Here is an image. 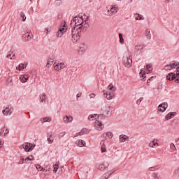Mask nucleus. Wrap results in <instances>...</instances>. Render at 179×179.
Returning a JSON list of instances; mask_svg holds the SVG:
<instances>
[{
  "instance_id": "1",
  "label": "nucleus",
  "mask_w": 179,
  "mask_h": 179,
  "mask_svg": "<svg viewBox=\"0 0 179 179\" xmlns=\"http://www.w3.org/2000/svg\"><path fill=\"white\" fill-rule=\"evenodd\" d=\"M87 19H89V17L86 15L74 17L72 20V23L75 26L73 29L85 30L86 27H87Z\"/></svg>"
},
{
  "instance_id": "2",
  "label": "nucleus",
  "mask_w": 179,
  "mask_h": 179,
  "mask_svg": "<svg viewBox=\"0 0 179 179\" xmlns=\"http://www.w3.org/2000/svg\"><path fill=\"white\" fill-rule=\"evenodd\" d=\"M115 90H117V88L113 85V84H110L107 87V90H103V96L107 100H112L114 98V96H115Z\"/></svg>"
},
{
  "instance_id": "3",
  "label": "nucleus",
  "mask_w": 179,
  "mask_h": 179,
  "mask_svg": "<svg viewBox=\"0 0 179 179\" xmlns=\"http://www.w3.org/2000/svg\"><path fill=\"white\" fill-rule=\"evenodd\" d=\"M83 30L78 29L77 28H73L71 30V41L73 43H78L80 38V33Z\"/></svg>"
},
{
  "instance_id": "4",
  "label": "nucleus",
  "mask_w": 179,
  "mask_h": 179,
  "mask_svg": "<svg viewBox=\"0 0 179 179\" xmlns=\"http://www.w3.org/2000/svg\"><path fill=\"white\" fill-rule=\"evenodd\" d=\"M66 30H68V25L64 21L59 27V29L56 34L57 37L61 38L62 36H64V33H66Z\"/></svg>"
},
{
  "instance_id": "5",
  "label": "nucleus",
  "mask_w": 179,
  "mask_h": 179,
  "mask_svg": "<svg viewBox=\"0 0 179 179\" xmlns=\"http://www.w3.org/2000/svg\"><path fill=\"white\" fill-rule=\"evenodd\" d=\"M107 9L108 16H113V15H117V13H118V10H120L118 5L117 4H112L108 6Z\"/></svg>"
},
{
  "instance_id": "6",
  "label": "nucleus",
  "mask_w": 179,
  "mask_h": 179,
  "mask_svg": "<svg viewBox=\"0 0 179 179\" xmlns=\"http://www.w3.org/2000/svg\"><path fill=\"white\" fill-rule=\"evenodd\" d=\"M152 71V64H147L146 71L141 69L140 72V76L143 78V80H145V78H146V73H150Z\"/></svg>"
},
{
  "instance_id": "7",
  "label": "nucleus",
  "mask_w": 179,
  "mask_h": 179,
  "mask_svg": "<svg viewBox=\"0 0 179 179\" xmlns=\"http://www.w3.org/2000/svg\"><path fill=\"white\" fill-rule=\"evenodd\" d=\"M169 64H171L172 69H176L177 79L176 80V83H179V62H171Z\"/></svg>"
},
{
  "instance_id": "8",
  "label": "nucleus",
  "mask_w": 179,
  "mask_h": 179,
  "mask_svg": "<svg viewBox=\"0 0 179 179\" xmlns=\"http://www.w3.org/2000/svg\"><path fill=\"white\" fill-rule=\"evenodd\" d=\"M123 64L126 68H131V65H132V56H124Z\"/></svg>"
},
{
  "instance_id": "9",
  "label": "nucleus",
  "mask_w": 179,
  "mask_h": 179,
  "mask_svg": "<svg viewBox=\"0 0 179 179\" xmlns=\"http://www.w3.org/2000/svg\"><path fill=\"white\" fill-rule=\"evenodd\" d=\"M13 113V108L10 106H8L4 108V109L2 110L3 115H5L6 117H8V115H12V113Z\"/></svg>"
},
{
  "instance_id": "10",
  "label": "nucleus",
  "mask_w": 179,
  "mask_h": 179,
  "mask_svg": "<svg viewBox=\"0 0 179 179\" xmlns=\"http://www.w3.org/2000/svg\"><path fill=\"white\" fill-rule=\"evenodd\" d=\"M33 38V34H31V30H28L25 34L22 35L23 41L27 42L30 41Z\"/></svg>"
},
{
  "instance_id": "11",
  "label": "nucleus",
  "mask_w": 179,
  "mask_h": 179,
  "mask_svg": "<svg viewBox=\"0 0 179 179\" xmlns=\"http://www.w3.org/2000/svg\"><path fill=\"white\" fill-rule=\"evenodd\" d=\"M64 62H55L53 64V67L55 71H61V69H64L65 68Z\"/></svg>"
},
{
  "instance_id": "12",
  "label": "nucleus",
  "mask_w": 179,
  "mask_h": 179,
  "mask_svg": "<svg viewBox=\"0 0 179 179\" xmlns=\"http://www.w3.org/2000/svg\"><path fill=\"white\" fill-rule=\"evenodd\" d=\"M22 148H23L25 152H31L34 149V145L29 143H24Z\"/></svg>"
},
{
  "instance_id": "13",
  "label": "nucleus",
  "mask_w": 179,
  "mask_h": 179,
  "mask_svg": "<svg viewBox=\"0 0 179 179\" xmlns=\"http://www.w3.org/2000/svg\"><path fill=\"white\" fill-rule=\"evenodd\" d=\"M169 107V103L167 102H164L159 105L158 106V111L160 113H164L166 111V108Z\"/></svg>"
},
{
  "instance_id": "14",
  "label": "nucleus",
  "mask_w": 179,
  "mask_h": 179,
  "mask_svg": "<svg viewBox=\"0 0 179 179\" xmlns=\"http://www.w3.org/2000/svg\"><path fill=\"white\" fill-rule=\"evenodd\" d=\"M94 128L97 130V131H103V129L104 128V125H103L101 124V122L99 121V120H96L94 123Z\"/></svg>"
},
{
  "instance_id": "15",
  "label": "nucleus",
  "mask_w": 179,
  "mask_h": 179,
  "mask_svg": "<svg viewBox=\"0 0 179 179\" xmlns=\"http://www.w3.org/2000/svg\"><path fill=\"white\" fill-rule=\"evenodd\" d=\"M150 148H152L154 149H156V148H159L160 145H159V140L157 139H154L152 141L150 142L149 143Z\"/></svg>"
},
{
  "instance_id": "16",
  "label": "nucleus",
  "mask_w": 179,
  "mask_h": 179,
  "mask_svg": "<svg viewBox=\"0 0 179 179\" xmlns=\"http://www.w3.org/2000/svg\"><path fill=\"white\" fill-rule=\"evenodd\" d=\"M174 79H175V82H176V80H177V73H169L166 76V80H174Z\"/></svg>"
},
{
  "instance_id": "17",
  "label": "nucleus",
  "mask_w": 179,
  "mask_h": 179,
  "mask_svg": "<svg viewBox=\"0 0 179 179\" xmlns=\"http://www.w3.org/2000/svg\"><path fill=\"white\" fill-rule=\"evenodd\" d=\"M29 74H24V75H21L20 76V82H22V83H26V82H27V80H29Z\"/></svg>"
},
{
  "instance_id": "18",
  "label": "nucleus",
  "mask_w": 179,
  "mask_h": 179,
  "mask_svg": "<svg viewBox=\"0 0 179 179\" xmlns=\"http://www.w3.org/2000/svg\"><path fill=\"white\" fill-rule=\"evenodd\" d=\"M8 134H9V129H8V127H6L1 128V129L0 130L1 136H6Z\"/></svg>"
},
{
  "instance_id": "19",
  "label": "nucleus",
  "mask_w": 179,
  "mask_h": 179,
  "mask_svg": "<svg viewBox=\"0 0 179 179\" xmlns=\"http://www.w3.org/2000/svg\"><path fill=\"white\" fill-rule=\"evenodd\" d=\"M129 139V137H128L127 135L122 134L119 136V141L120 143L127 142Z\"/></svg>"
},
{
  "instance_id": "20",
  "label": "nucleus",
  "mask_w": 179,
  "mask_h": 179,
  "mask_svg": "<svg viewBox=\"0 0 179 179\" xmlns=\"http://www.w3.org/2000/svg\"><path fill=\"white\" fill-rule=\"evenodd\" d=\"M176 112H170L165 116V120H166V121H169V120H171V118H174V117H176Z\"/></svg>"
},
{
  "instance_id": "21",
  "label": "nucleus",
  "mask_w": 179,
  "mask_h": 179,
  "mask_svg": "<svg viewBox=\"0 0 179 179\" xmlns=\"http://www.w3.org/2000/svg\"><path fill=\"white\" fill-rule=\"evenodd\" d=\"M54 139H55V136L53 134H49L47 139L48 143H49V145H51V143L54 142Z\"/></svg>"
},
{
  "instance_id": "22",
  "label": "nucleus",
  "mask_w": 179,
  "mask_h": 179,
  "mask_svg": "<svg viewBox=\"0 0 179 179\" xmlns=\"http://www.w3.org/2000/svg\"><path fill=\"white\" fill-rule=\"evenodd\" d=\"M39 101L41 103H45L47 101V95L45 93L41 94L39 95Z\"/></svg>"
},
{
  "instance_id": "23",
  "label": "nucleus",
  "mask_w": 179,
  "mask_h": 179,
  "mask_svg": "<svg viewBox=\"0 0 179 179\" xmlns=\"http://www.w3.org/2000/svg\"><path fill=\"white\" fill-rule=\"evenodd\" d=\"M108 168V164L106 163V164H100L98 166V169L101 170V171L106 170V169Z\"/></svg>"
},
{
  "instance_id": "24",
  "label": "nucleus",
  "mask_w": 179,
  "mask_h": 179,
  "mask_svg": "<svg viewBox=\"0 0 179 179\" xmlns=\"http://www.w3.org/2000/svg\"><path fill=\"white\" fill-rule=\"evenodd\" d=\"M143 48H145V45H143V44L136 45L134 47V51L136 52H138V51H142V50H143Z\"/></svg>"
},
{
  "instance_id": "25",
  "label": "nucleus",
  "mask_w": 179,
  "mask_h": 179,
  "mask_svg": "<svg viewBox=\"0 0 179 179\" xmlns=\"http://www.w3.org/2000/svg\"><path fill=\"white\" fill-rule=\"evenodd\" d=\"M97 118H99V115L97 114L90 115L88 117V120H90V121H94V120L97 121Z\"/></svg>"
},
{
  "instance_id": "26",
  "label": "nucleus",
  "mask_w": 179,
  "mask_h": 179,
  "mask_svg": "<svg viewBox=\"0 0 179 179\" xmlns=\"http://www.w3.org/2000/svg\"><path fill=\"white\" fill-rule=\"evenodd\" d=\"M77 146H78L79 148H83L86 146V142H85V141L83 140H78L77 141Z\"/></svg>"
},
{
  "instance_id": "27",
  "label": "nucleus",
  "mask_w": 179,
  "mask_h": 179,
  "mask_svg": "<svg viewBox=\"0 0 179 179\" xmlns=\"http://www.w3.org/2000/svg\"><path fill=\"white\" fill-rule=\"evenodd\" d=\"M63 120L66 124H68L69 122H72L73 118H72L71 116H66L63 118Z\"/></svg>"
},
{
  "instance_id": "28",
  "label": "nucleus",
  "mask_w": 179,
  "mask_h": 179,
  "mask_svg": "<svg viewBox=\"0 0 179 179\" xmlns=\"http://www.w3.org/2000/svg\"><path fill=\"white\" fill-rule=\"evenodd\" d=\"M134 17L136 20H143L145 19V17H143V15L139 13L134 14Z\"/></svg>"
},
{
  "instance_id": "29",
  "label": "nucleus",
  "mask_w": 179,
  "mask_h": 179,
  "mask_svg": "<svg viewBox=\"0 0 179 179\" xmlns=\"http://www.w3.org/2000/svg\"><path fill=\"white\" fill-rule=\"evenodd\" d=\"M33 161H34V157L33 155H29L24 159L25 163H27L28 164L30 163V162Z\"/></svg>"
},
{
  "instance_id": "30",
  "label": "nucleus",
  "mask_w": 179,
  "mask_h": 179,
  "mask_svg": "<svg viewBox=\"0 0 179 179\" xmlns=\"http://www.w3.org/2000/svg\"><path fill=\"white\" fill-rule=\"evenodd\" d=\"M101 153H104L106 152H107V148H106V145H104V141H101Z\"/></svg>"
},
{
  "instance_id": "31",
  "label": "nucleus",
  "mask_w": 179,
  "mask_h": 179,
  "mask_svg": "<svg viewBox=\"0 0 179 179\" xmlns=\"http://www.w3.org/2000/svg\"><path fill=\"white\" fill-rule=\"evenodd\" d=\"M41 122H42V124H44V122H51V117H46L41 118Z\"/></svg>"
},
{
  "instance_id": "32",
  "label": "nucleus",
  "mask_w": 179,
  "mask_h": 179,
  "mask_svg": "<svg viewBox=\"0 0 179 179\" xmlns=\"http://www.w3.org/2000/svg\"><path fill=\"white\" fill-rule=\"evenodd\" d=\"M17 71H23V69H26V65L23 64H20L17 67H16Z\"/></svg>"
},
{
  "instance_id": "33",
  "label": "nucleus",
  "mask_w": 179,
  "mask_h": 179,
  "mask_svg": "<svg viewBox=\"0 0 179 179\" xmlns=\"http://www.w3.org/2000/svg\"><path fill=\"white\" fill-rule=\"evenodd\" d=\"M145 36L147 38H148V40H150V38H152V34H150V31L148 29L145 30Z\"/></svg>"
},
{
  "instance_id": "34",
  "label": "nucleus",
  "mask_w": 179,
  "mask_h": 179,
  "mask_svg": "<svg viewBox=\"0 0 179 179\" xmlns=\"http://www.w3.org/2000/svg\"><path fill=\"white\" fill-rule=\"evenodd\" d=\"M86 50H87V47L86 45H83L79 49L80 54H83V52H86Z\"/></svg>"
},
{
  "instance_id": "35",
  "label": "nucleus",
  "mask_w": 179,
  "mask_h": 179,
  "mask_svg": "<svg viewBox=\"0 0 179 179\" xmlns=\"http://www.w3.org/2000/svg\"><path fill=\"white\" fill-rule=\"evenodd\" d=\"M58 169H59V162H56V164L53 165V172L57 173Z\"/></svg>"
},
{
  "instance_id": "36",
  "label": "nucleus",
  "mask_w": 179,
  "mask_h": 179,
  "mask_svg": "<svg viewBox=\"0 0 179 179\" xmlns=\"http://www.w3.org/2000/svg\"><path fill=\"white\" fill-rule=\"evenodd\" d=\"M119 42L120 44H124V37L122 36V34H119Z\"/></svg>"
},
{
  "instance_id": "37",
  "label": "nucleus",
  "mask_w": 179,
  "mask_h": 179,
  "mask_svg": "<svg viewBox=\"0 0 179 179\" xmlns=\"http://www.w3.org/2000/svg\"><path fill=\"white\" fill-rule=\"evenodd\" d=\"M173 174H174V176H176V177H178V178H179V167L176 168L174 170Z\"/></svg>"
},
{
  "instance_id": "38",
  "label": "nucleus",
  "mask_w": 179,
  "mask_h": 179,
  "mask_svg": "<svg viewBox=\"0 0 179 179\" xmlns=\"http://www.w3.org/2000/svg\"><path fill=\"white\" fill-rule=\"evenodd\" d=\"M164 70L165 71H173V69L171 67V65L169 64H167L164 66Z\"/></svg>"
},
{
  "instance_id": "39",
  "label": "nucleus",
  "mask_w": 179,
  "mask_h": 179,
  "mask_svg": "<svg viewBox=\"0 0 179 179\" xmlns=\"http://www.w3.org/2000/svg\"><path fill=\"white\" fill-rule=\"evenodd\" d=\"M6 58H8L9 59H15V55L10 52L6 56Z\"/></svg>"
},
{
  "instance_id": "40",
  "label": "nucleus",
  "mask_w": 179,
  "mask_h": 179,
  "mask_svg": "<svg viewBox=\"0 0 179 179\" xmlns=\"http://www.w3.org/2000/svg\"><path fill=\"white\" fill-rule=\"evenodd\" d=\"M36 170H38L39 171H44V170H45L44 168H43L42 166H41L40 164H37L36 166Z\"/></svg>"
},
{
  "instance_id": "41",
  "label": "nucleus",
  "mask_w": 179,
  "mask_h": 179,
  "mask_svg": "<svg viewBox=\"0 0 179 179\" xmlns=\"http://www.w3.org/2000/svg\"><path fill=\"white\" fill-rule=\"evenodd\" d=\"M171 149L174 152L176 150H177V148H176V145H174V143H171Z\"/></svg>"
},
{
  "instance_id": "42",
  "label": "nucleus",
  "mask_w": 179,
  "mask_h": 179,
  "mask_svg": "<svg viewBox=\"0 0 179 179\" xmlns=\"http://www.w3.org/2000/svg\"><path fill=\"white\" fill-rule=\"evenodd\" d=\"M20 17L22 18V22H26V15L23 13H20Z\"/></svg>"
},
{
  "instance_id": "43",
  "label": "nucleus",
  "mask_w": 179,
  "mask_h": 179,
  "mask_svg": "<svg viewBox=\"0 0 179 179\" xmlns=\"http://www.w3.org/2000/svg\"><path fill=\"white\" fill-rule=\"evenodd\" d=\"M153 177L155 179H162V177L157 173H154Z\"/></svg>"
},
{
  "instance_id": "44",
  "label": "nucleus",
  "mask_w": 179,
  "mask_h": 179,
  "mask_svg": "<svg viewBox=\"0 0 179 179\" xmlns=\"http://www.w3.org/2000/svg\"><path fill=\"white\" fill-rule=\"evenodd\" d=\"M106 136H108V138H109V139H111V138H113V133L110 132V131L107 132Z\"/></svg>"
},
{
  "instance_id": "45",
  "label": "nucleus",
  "mask_w": 179,
  "mask_h": 179,
  "mask_svg": "<svg viewBox=\"0 0 179 179\" xmlns=\"http://www.w3.org/2000/svg\"><path fill=\"white\" fill-rule=\"evenodd\" d=\"M113 172H109L108 173L104 174L105 179L108 178V177H110V176H111L113 174Z\"/></svg>"
},
{
  "instance_id": "46",
  "label": "nucleus",
  "mask_w": 179,
  "mask_h": 179,
  "mask_svg": "<svg viewBox=\"0 0 179 179\" xmlns=\"http://www.w3.org/2000/svg\"><path fill=\"white\" fill-rule=\"evenodd\" d=\"M45 33L46 34H50V33H51V29H50V28H45Z\"/></svg>"
},
{
  "instance_id": "47",
  "label": "nucleus",
  "mask_w": 179,
  "mask_h": 179,
  "mask_svg": "<svg viewBox=\"0 0 179 179\" xmlns=\"http://www.w3.org/2000/svg\"><path fill=\"white\" fill-rule=\"evenodd\" d=\"M153 79H156V76H152L150 78H149L147 81L148 85H149L150 83V81Z\"/></svg>"
},
{
  "instance_id": "48",
  "label": "nucleus",
  "mask_w": 179,
  "mask_h": 179,
  "mask_svg": "<svg viewBox=\"0 0 179 179\" xmlns=\"http://www.w3.org/2000/svg\"><path fill=\"white\" fill-rule=\"evenodd\" d=\"M24 163V159L23 157H20V161L18 162L19 164H23Z\"/></svg>"
},
{
  "instance_id": "49",
  "label": "nucleus",
  "mask_w": 179,
  "mask_h": 179,
  "mask_svg": "<svg viewBox=\"0 0 179 179\" xmlns=\"http://www.w3.org/2000/svg\"><path fill=\"white\" fill-rule=\"evenodd\" d=\"M142 100H143V97L138 99L136 101L137 104H141V103H142Z\"/></svg>"
},
{
  "instance_id": "50",
  "label": "nucleus",
  "mask_w": 179,
  "mask_h": 179,
  "mask_svg": "<svg viewBox=\"0 0 179 179\" xmlns=\"http://www.w3.org/2000/svg\"><path fill=\"white\" fill-rule=\"evenodd\" d=\"M175 143L177 146H179V138H176Z\"/></svg>"
},
{
  "instance_id": "51",
  "label": "nucleus",
  "mask_w": 179,
  "mask_h": 179,
  "mask_svg": "<svg viewBox=\"0 0 179 179\" xmlns=\"http://www.w3.org/2000/svg\"><path fill=\"white\" fill-rule=\"evenodd\" d=\"M65 132H62L59 134V138H62V136H64Z\"/></svg>"
},
{
  "instance_id": "52",
  "label": "nucleus",
  "mask_w": 179,
  "mask_h": 179,
  "mask_svg": "<svg viewBox=\"0 0 179 179\" xmlns=\"http://www.w3.org/2000/svg\"><path fill=\"white\" fill-rule=\"evenodd\" d=\"M46 66L47 68H50V66H51V62H48L46 64Z\"/></svg>"
},
{
  "instance_id": "53",
  "label": "nucleus",
  "mask_w": 179,
  "mask_h": 179,
  "mask_svg": "<svg viewBox=\"0 0 179 179\" xmlns=\"http://www.w3.org/2000/svg\"><path fill=\"white\" fill-rule=\"evenodd\" d=\"M90 99H94L96 97V95L94 94H90Z\"/></svg>"
},
{
  "instance_id": "54",
  "label": "nucleus",
  "mask_w": 179,
  "mask_h": 179,
  "mask_svg": "<svg viewBox=\"0 0 179 179\" xmlns=\"http://www.w3.org/2000/svg\"><path fill=\"white\" fill-rule=\"evenodd\" d=\"M150 171H155V167H150L149 168Z\"/></svg>"
},
{
  "instance_id": "55",
  "label": "nucleus",
  "mask_w": 179,
  "mask_h": 179,
  "mask_svg": "<svg viewBox=\"0 0 179 179\" xmlns=\"http://www.w3.org/2000/svg\"><path fill=\"white\" fill-rule=\"evenodd\" d=\"M2 145H3V142H2L1 141H0V148H2Z\"/></svg>"
},
{
  "instance_id": "56",
  "label": "nucleus",
  "mask_w": 179,
  "mask_h": 179,
  "mask_svg": "<svg viewBox=\"0 0 179 179\" xmlns=\"http://www.w3.org/2000/svg\"><path fill=\"white\" fill-rule=\"evenodd\" d=\"M79 135H82V134H80V133H78V134H76V136H79Z\"/></svg>"
},
{
  "instance_id": "57",
  "label": "nucleus",
  "mask_w": 179,
  "mask_h": 179,
  "mask_svg": "<svg viewBox=\"0 0 179 179\" xmlns=\"http://www.w3.org/2000/svg\"><path fill=\"white\" fill-rule=\"evenodd\" d=\"M80 96V94H78L77 97L78 98Z\"/></svg>"
},
{
  "instance_id": "58",
  "label": "nucleus",
  "mask_w": 179,
  "mask_h": 179,
  "mask_svg": "<svg viewBox=\"0 0 179 179\" xmlns=\"http://www.w3.org/2000/svg\"><path fill=\"white\" fill-rule=\"evenodd\" d=\"M168 2H170V0H166Z\"/></svg>"
},
{
  "instance_id": "59",
  "label": "nucleus",
  "mask_w": 179,
  "mask_h": 179,
  "mask_svg": "<svg viewBox=\"0 0 179 179\" xmlns=\"http://www.w3.org/2000/svg\"><path fill=\"white\" fill-rule=\"evenodd\" d=\"M83 131H86V129H83Z\"/></svg>"
},
{
  "instance_id": "60",
  "label": "nucleus",
  "mask_w": 179,
  "mask_h": 179,
  "mask_svg": "<svg viewBox=\"0 0 179 179\" xmlns=\"http://www.w3.org/2000/svg\"><path fill=\"white\" fill-rule=\"evenodd\" d=\"M50 170H51L50 169H48V171H50Z\"/></svg>"
},
{
  "instance_id": "61",
  "label": "nucleus",
  "mask_w": 179,
  "mask_h": 179,
  "mask_svg": "<svg viewBox=\"0 0 179 179\" xmlns=\"http://www.w3.org/2000/svg\"><path fill=\"white\" fill-rule=\"evenodd\" d=\"M132 1H134V0H131V2H132Z\"/></svg>"
}]
</instances>
